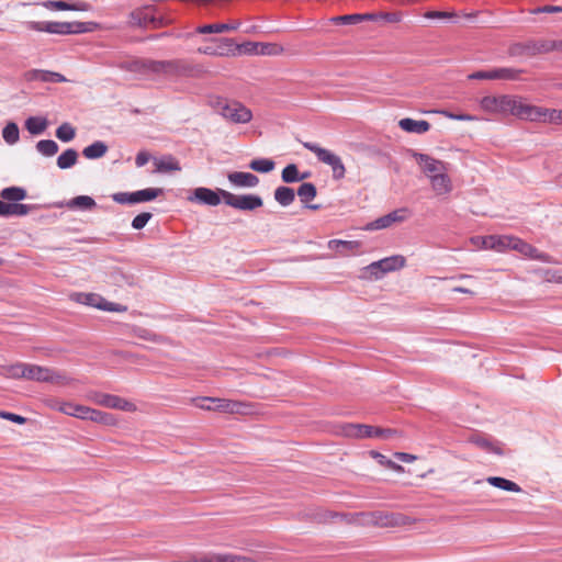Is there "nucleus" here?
Returning a JSON list of instances; mask_svg holds the SVG:
<instances>
[{"label": "nucleus", "mask_w": 562, "mask_h": 562, "mask_svg": "<svg viewBox=\"0 0 562 562\" xmlns=\"http://www.w3.org/2000/svg\"><path fill=\"white\" fill-rule=\"evenodd\" d=\"M480 108L490 114H512L526 120L528 103L512 95H485L480 100Z\"/></svg>", "instance_id": "nucleus-1"}, {"label": "nucleus", "mask_w": 562, "mask_h": 562, "mask_svg": "<svg viewBox=\"0 0 562 562\" xmlns=\"http://www.w3.org/2000/svg\"><path fill=\"white\" fill-rule=\"evenodd\" d=\"M302 145L307 150L315 154L318 161L329 166L331 168L333 178L335 180H341L346 176V168L341 158L329 149L321 147L318 144L313 142H302Z\"/></svg>", "instance_id": "nucleus-2"}, {"label": "nucleus", "mask_w": 562, "mask_h": 562, "mask_svg": "<svg viewBox=\"0 0 562 562\" xmlns=\"http://www.w3.org/2000/svg\"><path fill=\"white\" fill-rule=\"evenodd\" d=\"M223 202L238 211H255L263 205V200L257 194H234L220 190Z\"/></svg>", "instance_id": "nucleus-3"}, {"label": "nucleus", "mask_w": 562, "mask_h": 562, "mask_svg": "<svg viewBox=\"0 0 562 562\" xmlns=\"http://www.w3.org/2000/svg\"><path fill=\"white\" fill-rule=\"evenodd\" d=\"M193 403L196 407L204 411H216L229 414L240 413V408L243 407V404L237 401L207 396L193 398Z\"/></svg>", "instance_id": "nucleus-4"}, {"label": "nucleus", "mask_w": 562, "mask_h": 562, "mask_svg": "<svg viewBox=\"0 0 562 562\" xmlns=\"http://www.w3.org/2000/svg\"><path fill=\"white\" fill-rule=\"evenodd\" d=\"M370 521L374 526L387 528L411 525L415 519L401 513L373 512L370 514Z\"/></svg>", "instance_id": "nucleus-5"}, {"label": "nucleus", "mask_w": 562, "mask_h": 562, "mask_svg": "<svg viewBox=\"0 0 562 562\" xmlns=\"http://www.w3.org/2000/svg\"><path fill=\"white\" fill-rule=\"evenodd\" d=\"M404 266L405 258L403 256H392L370 263L367 270L374 279H380L385 273L401 269Z\"/></svg>", "instance_id": "nucleus-6"}, {"label": "nucleus", "mask_w": 562, "mask_h": 562, "mask_svg": "<svg viewBox=\"0 0 562 562\" xmlns=\"http://www.w3.org/2000/svg\"><path fill=\"white\" fill-rule=\"evenodd\" d=\"M526 120L532 122L562 124V110L528 104Z\"/></svg>", "instance_id": "nucleus-7"}, {"label": "nucleus", "mask_w": 562, "mask_h": 562, "mask_svg": "<svg viewBox=\"0 0 562 562\" xmlns=\"http://www.w3.org/2000/svg\"><path fill=\"white\" fill-rule=\"evenodd\" d=\"M411 216V211L407 207L394 210L364 226L366 231H379L390 227L394 223H402Z\"/></svg>", "instance_id": "nucleus-8"}, {"label": "nucleus", "mask_w": 562, "mask_h": 562, "mask_svg": "<svg viewBox=\"0 0 562 562\" xmlns=\"http://www.w3.org/2000/svg\"><path fill=\"white\" fill-rule=\"evenodd\" d=\"M220 114L237 124L248 123L252 119L251 111L239 102L223 104L220 109Z\"/></svg>", "instance_id": "nucleus-9"}, {"label": "nucleus", "mask_w": 562, "mask_h": 562, "mask_svg": "<svg viewBox=\"0 0 562 562\" xmlns=\"http://www.w3.org/2000/svg\"><path fill=\"white\" fill-rule=\"evenodd\" d=\"M90 398L98 405L113 408V409H120L123 412H134L136 411V406L134 403L112 394L106 393H95Z\"/></svg>", "instance_id": "nucleus-10"}, {"label": "nucleus", "mask_w": 562, "mask_h": 562, "mask_svg": "<svg viewBox=\"0 0 562 562\" xmlns=\"http://www.w3.org/2000/svg\"><path fill=\"white\" fill-rule=\"evenodd\" d=\"M514 236L503 235V236H486V237H474L471 239L473 244L481 243L482 247L485 249H494L496 251H504L506 249H513L514 246Z\"/></svg>", "instance_id": "nucleus-11"}, {"label": "nucleus", "mask_w": 562, "mask_h": 562, "mask_svg": "<svg viewBox=\"0 0 562 562\" xmlns=\"http://www.w3.org/2000/svg\"><path fill=\"white\" fill-rule=\"evenodd\" d=\"M412 156L417 164L422 167L423 171L431 179V175H437L446 171V165L441 160L435 159L427 154L411 150Z\"/></svg>", "instance_id": "nucleus-12"}, {"label": "nucleus", "mask_w": 562, "mask_h": 562, "mask_svg": "<svg viewBox=\"0 0 562 562\" xmlns=\"http://www.w3.org/2000/svg\"><path fill=\"white\" fill-rule=\"evenodd\" d=\"M180 60H154L148 59L147 74L178 75L182 71Z\"/></svg>", "instance_id": "nucleus-13"}, {"label": "nucleus", "mask_w": 562, "mask_h": 562, "mask_svg": "<svg viewBox=\"0 0 562 562\" xmlns=\"http://www.w3.org/2000/svg\"><path fill=\"white\" fill-rule=\"evenodd\" d=\"M85 23L82 22H46L45 32L49 34H77L85 32Z\"/></svg>", "instance_id": "nucleus-14"}, {"label": "nucleus", "mask_w": 562, "mask_h": 562, "mask_svg": "<svg viewBox=\"0 0 562 562\" xmlns=\"http://www.w3.org/2000/svg\"><path fill=\"white\" fill-rule=\"evenodd\" d=\"M221 189H217L216 191L200 187L193 190V193L191 196H189V201H195L200 204L210 205V206H216L221 203Z\"/></svg>", "instance_id": "nucleus-15"}, {"label": "nucleus", "mask_w": 562, "mask_h": 562, "mask_svg": "<svg viewBox=\"0 0 562 562\" xmlns=\"http://www.w3.org/2000/svg\"><path fill=\"white\" fill-rule=\"evenodd\" d=\"M55 407L65 415L72 416L82 420H89L90 413L92 409L89 406L75 404L70 402L58 403V405Z\"/></svg>", "instance_id": "nucleus-16"}, {"label": "nucleus", "mask_w": 562, "mask_h": 562, "mask_svg": "<svg viewBox=\"0 0 562 562\" xmlns=\"http://www.w3.org/2000/svg\"><path fill=\"white\" fill-rule=\"evenodd\" d=\"M227 179L237 188H255L259 183V178L251 172L233 171L227 175Z\"/></svg>", "instance_id": "nucleus-17"}, {"label": "nucleus", "mask_w": 562, "mask_h": 562, "mask_svg": "<svg viewBox=\"0 0 562 562\" xmlns=\"http://www.w3.org/2000/svg\"><path fill=\"white\" fill-rule=\"evenodd\" d=\"M27 81H42V82H65L66 78L59 74L49 70L31 69L24 75Z\"/></svg>", "instance_id": "nucleus-18"}, {"label": "nucleus", "mask_w": 562, "mask_h": 562, "mask_svg": "<svg viewBox=\"0 0 562 562\" xmlns=\"http://www.w3.org/2000/svg\"><path fill=\"white\" fill-rule=\"evenodd\" d=\"M34 209H35V205L5 203L4 201L0 200V216L1 217L25 216Z\"/></svg>", "instance_id": "nucleus-19"}, {"label": "nucleus", "mask_w": 562, "mask_h": 562, "mask_svg": "<svg viewBox=\"0 0 562 562\" xmlns=\"http://www.w3.org/2000/svg\"><path fill=\"white\" fill-rule=\"evenodd\" d=\"M374 428L373 426L364 424H345L342 426V434L351 438H372Z\"/></svg>", "instance_id": "nucleus-20"}, {"label": "nucleus", "mask_w": 562, "mask_h": 562, "mask_svg": "<svg viewBox=\"0 0 562 562\" xmlns=\"http://www.w3.org/2000/svg\"><path fill=\"white\" fill-rule=\"evenodd\" d=\"M196 560L198 562H254V559L250 557L234 553H210L196 558Z\"/></svg>", "instance_id": "nucleus-21"}, {"label": "nucleus", "mask_w": 562, "mask_h": 562, "mask_svg": "<svg viewBox=\"0 0 562 562\" xmlns=\"http://www.w3.org/2000/svg\"><path fill=\"white\" fill-rule=\"evenodd\" d=\"M317 194V190L315 184L312 182H303L297 189V195L300 201L310 210H319L321 205L318 204H310L312 200L315 199Z\"/></svg>", "instance_id": "nucleus-22"}, {"label": "nucleus", "mask_w": 562, "mask_h": 562, "mask_svg": "<svg viewBox=\"0 0 562 562\" xmlns=\"http://www.w3.org/2000/svg\"><path fill=\"white\" fill-rule=\"evenodd\" d=\"M398 126L407 132V133H414V134H424L430 130L429 122L425 120L416 121L409 117H405L400 120Z\"/></svg>", "instance_id": "nucleus-23"}, {"label": "nucleus", "mask_w": 562, "mask_h": 562, "mask_svg": "<svg viewBox=\"0 0 562 562\" xmlns=\"http://www.w3.org/2000/svg\"><path fill=\"white\" fill-rule=\"evenodd\" d=\"M430 183L432 190L439 195L448 194L452 190L451 180L446 171L431 175Z\"/></svg>", "instance_id": "nucleus-24"}, {"label": "nucleus", "mask_w": 562, "mask_h": 562, "mask_svg": "<svg viewBox=\"0 0 562 562\" xmlns=\"http://www.w3.org/2000/svg\"><path fill=\"white\" fill-rule=\"evenodd\" d=\"M26 196L27 192L22 187H7L0 191V198L5 203L20 204Z\"/></svg>", "instance_id": "nucleus-25"}, {"label": "nucleus", "mask_w": 562, "mask_h": 562, "mask_svg": "<svg viewBox=\"0 0 562 562\" xmlns=\"http://www.w3.org/2000/svg\"><path fill=\"white\" fill-rule=\"evenodd\" d=\"M42 5L48 10H61V11H83L86 10V3L76 2L69 3L63 0H46L42 2Z\"/></svg>", "instance_id": "nucleus-26"}, {"label": "nucleus", "mask_w": 562, "mask_h": 562, "mask_svg": "<svg viewBox=\"0 0 562 562\" xmlns=\"http://www.w3.org/2000/svg\"><path fill=\"white\" fill-rule=\"evenodd\" d=\"M71 300L87 305L91 307H95L99 310V306H101L103 302V296L97 293H83V292H76L70 295Z\"/></svg>", "instance_id": "nucleus-27"}, {"label": "nucleus", "mask_w": 562, "mask_h": 562, "mask_svg": "<svg viewBox=\"0 0 562 562\" xmlns=\"http://www.w3.org/2000/svg\"><path fill=\"white\" fill-rule=\"evenodd\" d=\"M239 22L204 24L199 26L196 32L200 34L224 33L235 31L239 27Z\"/></svg>", "instance_id": "nucleus-28"}, {"label": "nucleus", "mask_w": 562, "mask_h": 562, "mask_svg": "<svg viewBox=\"0 0 562 562\" xmlns=\"http://www.w3.org/2000/svg\"><path fill=\"white\" fill-rule=\"evenodd\" d=\"M310 172L300 173L295 164L285 166L281 172V179L285 183H294L306 179Z\"/></svg>", "instance_id": "nucleus-29"}, {"label": "nucleus", "mask_w": 562, "mask_h": 562, "mask_svg": "<svg viewBox=\"0 0 562 562\" xmlns=\"http://www.w3.org/2000/svg\"><path fill=\"white\" fill-rule=\"evenodd\" d=\"M108 149L109 147L104 142L95 140L91 145L83 148L82 155L87 159H98L103 157L106 154Z\"/></svg>", "instance_id": "nucleus-30"}, {"label": "nucleus", "mask_w": 562, "mask_h": 562, "mask_svg": "<svg viewBox=\"0 0 562 562\" xmlns=\"http://www.w3.org/2000/svg\"><path fill=\"white\" fill-rule=\"evenodd\" d=\"M274 200L282 206H289L295 200V192L290 187H278L274 190Z\"/></svg>", "instance_id": "nucleus-31"}, {"label": "nucleus", "mask_w": 562, "mask_h": 562, "mask_svg": "<svg viewBox=\"0 0 562 562\" xmlns=\"http://www.w3.org/2000/svg\"><path fill=\"white\" fill-rule=\"evenodd\" d=\"M46 374H48L47 367L26 363L24 379L37 382H45V380L47 379Z\"/></svg>", "instance_id": "nucleus-32"}, {"label": "nucleus", "mask_w": 562, "mask_h": 562, "mask_svg": "<svg viewBox=\"0 0 562 562\" xmlns=\"http://www.w3.org/2000/svg\"><path fill=\"white\" fill-rule=\"evenodd\" d=\"M48 122L45 117L30 116L25 121V127L32 135H40L47 128Z\"/></svg>", "instance_id": "nucleus-33"}, {"label": "nucleus", "mask_w": 562, "mask_h": 562, "mask_svg": "<svg viewBox=\"0 0 562 562\" xmlns=\"http://www.w3.org/2000/svg\"><path fill=\"white\" fill-rule=\"evenodd\" d=\"M486 481L492 486L501 488V490H504V491L515 492V493L521 492V487L518 484H516L515 482L509 481V480H507L505 477L490 476V477H487Z\"/></svg>", "instance_id": "nucleus-34"}, {"label": "nucleus", "mask_w": 562, "mask_h": 562, "mask_svg": "<svg viewBox=\"0 0 562 562\" xmlns=\"http://www.w3.org/2000/svg\"><path fill=\"white\" fill-rule=\"evenodd\" d=\"M375 16L373 15H366V13H355V14H347V15H339L331 19V22L335 24H357L362 21L367 20H373Z\"/></svg>", "instance_id": "nucleus-35"}, {"label": "nucleus", "mask_w": 562, "mask_h": 562, "mask_svg": "<svg viewBox=\"0 0 562 562\" xmlns=\"http://www.w3.org/2000/svg\"><path fill=\"white\" fill-rule=\"evenodd\" d=\"M66 206L70 210H91L95 206V201L89 195H78L66 203Z\"/></svg>", "instance_id": "nucleus-36"}, {"label": "nucleus", "mask_w": 562, "mask_h": 562, "mask_svg": "<svg viewBox=\"0 0 562 562\" xmlns=\"http://www.w3.org/2000/svg\"><path fill=\"white\" fill-rule=\"evenodd\" d=\"M26 363H15L10 366H3L0 370V374L9 379H24Z\"/></svg>", "instance_id": "nucleus-37"}, {"label": "nucleus", "mask_w": 562, "mask_h": 562, "mask_svg": "<svg viewBox=\"0 0 562 562\" xmlns=\"http://www.w3.org/2000/svg\"><path fill=\"white\" fill-rule=\"evenodd\" d=\"M78 153L72 148H68L58 156L57 166L60 169H68L76 165Z\"/></svg>", "instance_id": "nucleus-38"}, {"label": "nucleus", "mask_w": 562, "mask_h": 562, "mask_svg": "<svg viewBox=\"0 0 562 562\" xmlns=\"http://www.w3.org/2000/svg\"><path fill=\"white\" fill-rule=\"evenodd\" d=\"M155 165L158 172L179 171L181 169L179 162L172 156H165L156 160Z\"/></svg>", "instance_id": "nucleus-39"}, {"label": "nucleus", "mask_w": 562, "mask_h": 562, "mask_svg": "<svg viewBox=\"0 0 562 562\" xmlns=\"http://www.w3.org/2000/svg\"><path fill=\"white\" fill-rule=\"evenodd\" d=\"M89 420L105 426H114L117 423V419L114 415L94 408L91 409Z\"/></svg>", "instance_id": "nucleus-40"}, {"label": "nucleus", "mask_w": 562, "mask_h": 562, "mask_svg": "<svg viewBox=\"0 0 562 562\" xmlns=\"http://www.w3.org/2000/svg\"><path fill=\"white\" fill-rule=\"evenodd\" d=\"M522 72L520 69L502 67L493 69V80H517Z\"/></svg>", "instance_id": "nucleus-41"}, {"label": "nucleus", "mask_w": 562, "mask_h": 562, "mask_svg": "<svg viewBox=\"0 0 562 562\" xmlns=\"http://www.w3.org/2000/svg\"><path fill=\"white\" fill-rule=\"evenodd\" d=\"M162 193L160 188H147L134 192L135 204L155 200Z\"/></svg>", "instance_id": "nucleus-42"}, {"label": "nucleus", "mask_w": 562, "mask_h": 562, "mask_svg": "<svg viewBox=\"0 0 562 562\" xmlns=\"http://www.w3.org/2000/svg\"><path fill=\"white\" fill-rule=\"evenodd\" d=\"M2 137L9 145H14L20 139L19 126L14 122H9L2 130Z\"/></svg>", "instance_id": "nucleus-43"}, {"label": "nucleus", "mask_w": 562, "mask_h": 562, "mask_svg": "<svg viewBox=\"0 0 562 562\" xmlns=\"http://www.w3.org/2000/svg\"><path fill=\"white\" fill-rule=\"evenodd\" d=\"M276 167V164L272 159L269 158H258L254 159L249 164V168L257 172L268 173L272 171Z\"/></svg>", "instance_id": "nucleus-44"}, {"label": "nucleus", "mask_w": 562, "mask_h": 562, "mask_svg": "<svg viewBox=\"0 0 562 562\" xmlns=\"http://www.w3.org/2000/svg\"><path fill=\"white\" fill-rule=\"evenodd\" d=\"M156 21V18L155 16H149L145 13H143L142 11H133L131 14H130V24L132 26H138V27H147V25L150 23V22H155Z\"/></svg>", "instance_id": "nucleus-45"}, {"label": "nucleus", "mask_w": 562, "mask_h": 562, "mask_svg": "<svg viewBox=\"0 0 562 562\" xmlns=\"http://www.w3.org/2000/svg\"><path fill=\"white\" fill-rule=\"evenodd\" d=\"M58 148V144L53 139H42L36 144L37 151L46 157H52L57 154Z\"/></svg>", "instance_id": "nucleus-46"}, {"label": "nucleus", "mask_w": 562, "mask_h": 562, "mask_svg": "<svg viewBox=\"0 0 562 562\" xmlns=\"http://www.w3.org/2000/svg\"><path fill=\"white\" fill-rule=\"evenodd\" d=\"M221 43L223 45H225L226 47H228L227 50H225L224 48L220 47V50H216L214 49L213 47H200L198 49L199 53L201 54H205V55H220V56H225V55H228V52L232 49V47L234 46V42L232 38H222L221 40Z\"/></svg>", "instance_id": "nucleus-47"}, {"label": "nucleus", "mask_w": 562, "mask_h": 562, "mask_svg": "<svg viewBox=\"0 0 562 562\" xmlns=\"http://www.w3.org/2000/svg\"><path fill=\"white\" fill-rule=\"evenodd\" d=\"M56 136L64 143L71 142L76 136L75 127L69 123H63L56 130Z\"/></svg>", "instance_id": "nucleus-48"}, {"label": "nucleus", "mask_w": 562, "mask_h": 562, "mask_svg": "<svg viewBox=\"0 0 562 562\" xmlns=\"http://www.w3.org/2000/svg\"><path fill=\"white\" fill-rule=\"evenodd\" d=\"M46 376L47 379L45 380V382H49L53 384L66 385L71 382V379L67 374L50 368H48V374H46Z\"/></svg>", "instance_id": "nucleus-49"}, {"label": "nucleus", "mask_w": 562, "mask_h": 562, "mask_svg": "<svg viewBox=\"0 0 562 562\" xmlns=\"http://www.w3.org/2000/svg\"><path fill=\"white\" fill-rule=\"evenodd\" d=\"M513 250H516V251L520 252L521 255L532 259L536 254L537 248L533 247L532 245L521 240L520 238L515 237Z\"/></svg>", "instance_id": "nucleus-50"}, {"label": "nucleus", "mask_w": 562, "mask_h": 562, "mask_svg": "<svg viewBox=\"0 0 562 562\" xmlns=\"http://www.w3.org/2000/svg\"><path fill=\"white\" fill-rule=\"evenodd\" d=\"M528 52L531 54H541V53H548L555 48V42H532L526 46Z\"/></svg>", "instance_id": "nucleus-51"}, {"label": "nucleus", "mask_w": 562, "mask_h": 562, "mask_svg": "<svg viewBox=\"0 0 562 562\" xmlns=\"http://www.w3.org/2000/svg\"><path fill=\"white\" fill-rule=\"evenodd\" d=\"M147 63L148 59H135L126 63L122 68L140 75H147Z\"/></svg>", "instance_id": "nucleus-52"}, {"label": "nucleus", "mask_w": 562, "mask_h": 562, "mask_svg": "<svg viewBox=\"0 0 562 562\" xmlns=\"http://www.w3.org/2000/svg\"><path fill=\"white\" fill-rule=\"evenodd\" d=\"M361 247V243L359 240H341L339 246V256H349L355 254Z\"/></svg>", "instance_id": "nucleus-53"}, {"label": "nucleus", "mask_w": 562, "mask_h": 562, "mask_svg": "<svg viewBox=\"0 0 562 562\" xmlns=\"http://www.w3.org/2000/svg\"><path fill=\"white\" fill-rule=\"evenodd\" d=\"M283 52V48L278 44L273 43H259V52L258 55L263 56H276Z\"/></svg>", "instance_id": "nucleus-54"}, {"label": "nucleus", "mask_w": 562, "mask_h": 562, "mask_svg": "<svg viewBox=\"0 0 562 562\" xmlns=\"http://www.w3.org/2000/svg\"><path fill=\"white\" fill-rule=\"evenodd\" d=\"M373 437L383 440H392L400 438L401 434L396 429L375 427Z\"/></svg>", "instance_id": "nucleus-55"}, {"label": "nucleus", "mask_w": 562, "mask_h": 562, "mask_svg": "<svg viewBox=\"0 0 562 562\" xmlns=\"http://www.w3.org/2000/svg\"><path fill=\"white\" fill-rule=\"evenodd\" d=\"M366 15L375 16L372 21L384 20L390 23H398L402 21V14L398 12L366 13Z\"/></svg>", "instance_id": "nucleus-56"}, {"label": "nucleus", "mask_w": 562, "mask_h": 562, "mask_svg": "<svg viewBox=\"0 0 562 562\" xmlns=\"http://www.w3.org/2000/svg\"><path fill=\"white\" fill-rule=\"evenodd\" d=\"M342 516L344 515L338 514L336 512L319 509L313 514V519L317 522L325 524V522L329 521L330 519H334L337 517H342Z\"/></svg>", "instance_id": "nucleus-57"}, {"label": "nucleus", "mask_w": 562, "mask_h": 562, "mask_svg": "<svg viewBox=\"0 0 562 562\" xmlns=\"http://www.w3.org/2000/svg\"><path fill=\"white\" fill-rule=\"evenodd\" d=\"M151 217H153V214L149 212L139 213L138 215H136L133 218L132 227L134 229H142L147 225V223L150 221Z\"/></svg>", "instance_id": "nucleus-58"}, {"label": "nucleus", "mask_w": 562, "mask_h": 562, "mask_svg": "<svg viewBox=\"0 0 562 562\" xmlns=\"http://www.w3.org/2000/svg\"><path fill=\"white\" fill-rule=\"evenodd\" d=\"M112 200L119 204H135L134 192H117L112 194Z\"/></svg>", "instance_id": "nucleus-59"}, {"label": "nucleus", "mask_w": 562, "mask_h": 562, "mask_svg": "<svg viewBox=\"0 0 562 562\" xmlns=\"http://www.w3.org/2000/svg\"><path fill=\"white\" fill-rule=\"evenodd\" d=\"M99 310L105 311V312H119V313H122V312H126L127 311V306L119 304V303L109 302V301H106L103 297V302H102L101 306H99Z\"/></svg>", "instance_id": "nucleus-60"}, {"label": "nucleus", "mask_w": 562, "mask_h": 562, "mask_svg": "<svg viewBox=\"0 0 562 562\" xmlns=\"http://www.w3.org/2000/svg\"><path fill=\"white\" fill-rule=\"evenodd\" d=\"M426 19H453L457 16L454 12H445V11H427L424 13Z\"/></svg>", "instance_id": "nucleus-61"}, {"label": "nucleus", "mask_w": 562, "mask_h": 562, "mask_svg": "<svg viewBox=\"0 0 562 562\" xmlns=\"http://www.w3.org/2000/svg\"><path fill=\"white\" fill-rule=\"evenodd\" d=\"M532 260H538V261L551 263V265L559 263V260H557L554 257H552L551 255H549L547 252L540 251L539 249L536 250V254H535Z\"/></svg>", "instance_id": "nucleus-62"}, {"label": "nucleus", "mask_w": 562, "mask_h": 562, "mask_svg": "<svg viewBox=\"0 0 562 562\" xmlns=\"http://www.w3.org/2000/svg\"><path fill=\"white\" fill-rule=\"evenodd\" d=\"M470 80H493V69L491 70H480L472 72L468 76Z\"/></svg>", "instance_id": "nucleus-63"}, {"label": "nucleus", "mask_w": 562, "mask_h": 562, "mask_svg": "<svg viewBox=\"0 0 562 562\" xmlns=\"http://www.w3.org/2000/svg\"><path fill=\"white\" fill-rule=\"evenodd\" d=\"M0 417L4 418L7 420L13 422L15 424H20V425H22L26 422L25 417L14 414V413L4 412V411L0 412Z\"/></svg>", "instance_id": "nucleus-64"}]
</instances>
